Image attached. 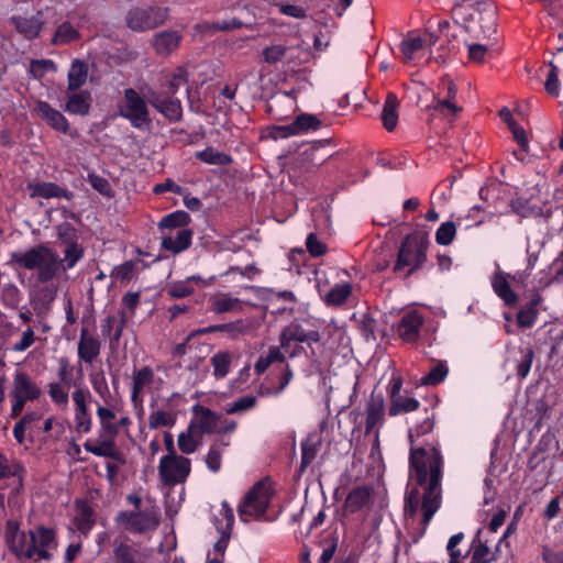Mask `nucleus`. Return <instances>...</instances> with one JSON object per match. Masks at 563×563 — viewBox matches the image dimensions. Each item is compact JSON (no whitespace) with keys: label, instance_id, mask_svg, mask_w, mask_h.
Returning <instances> with one entry per match:
<instances>
[{"label":"nucleus","instance_id":"1","mask_svg":"<svg viewBox=\"0 0 563 563\" xmlns=\"http://www.w3.org/2000/svg\"><path fill=\"white\" fill-rule=\"evenodd\" d=\"M434 419L427 417L415 429L409 430L410 478L415 485L405 495L404 515L406 519H413L420 509L422 518L420 532L415 541L421 538L442 501V468L443 456L439 443L415 448V438H420L433 430Z\"/></svg>","mask_w":563,"mask_h":563},{"label":"nucleus","instance_id":"2","mask_svg":"<svg viewBox=\"0 0 563 563\" xmlns=\"http://www.w3.org/2000/svg\"><path fill=\"white\" fill-rule=\"evenodd\" d=\"M429 245L430 241L426 232L416 231L407 234L398 247L393 272L397 274L408 268L404 277L409 278L424 266Z\"/></svg>","mask_w":563,"mask_h":563},{"label":"nucleus","instance_id":"3","mask_svg":"<svg viewBox=\"0 0 563 563\" xmlns=\"http://www.w3.org/2000/svg\"><path fill=\"white\" fill-rule=\"evenodd\" d=\"M11 262L32 271L37 268V279L41 283L51 282L59 272L60 260L58 255L45 245H38L26 252H14Z\"/></svg>","mask_w":563,"mask_h":563},{"label":"nucleus","instance_id":"4","mask_svg":"<svg viewBox=\"0 0 563 563\" xmlns=\"http://www.w3.org/2000/svg\"><path fill=\"white\" fill-rule=\"evenodd\" d=\"M273 489L267 478L256 482L246 493L238 507V514L243 522L261 519L267 511Z\"/></svg>","mask_w":563,"mask_h":563},{"label":"nucleus","instance_id":"5","mask_svg":"<svg viewBox=\"0 0 563 563\" xmlns=\"http://www.w3.org/2000/svg\"><path fill=\"white\" fill-rule=\"evenodd\" d=\"M454 16L465 23L477 20L481 22V30L484 37H490L496 32V19L493 7L487 2H477L475 7L465 1L455 5L452 10Z\"/></svg>","mask_w":563,"mask_h":563},{"label":"nucleus","instance_id":"6","mask_svg":"<svg viewBox=\"0 0 563 563\" xmlns=\"http://www.w3.org/2000/svg\"><path fill=\"white\" fill-rule=\"evenodd\" d=\"M119 434V424H100L98 439L92 442L87 440L84 448L87 452L96 455L112 459L119 464H125V455L117 448L115 438Z\"/></svg>","mask_w":563,"mask_h":563},{"label":"nucleus","instance_id":"7","mask_svg":"<svg viewBox=\"0 0 563 563\" xmlns=\"http://www.w3.org/2000/svg\"><path fill=\"white\" fill-rule=\"evenodd\" d=\"M119 114L136 129L150 126L152 122L145 99L133 88L124 90L123 100L119 104Z\"/></svg>","mask_w":563,"mask_h":563},{"label":"nucleus","instance_id":"8","mask_svg":"<svg viewBox=\"0 0 563 563\" xmlns=\"http://www.w3.org/2000/svg\"><path fill=\"white\" fill-rule=\"evenodd\" d=\"M168 18V8L146 7L133 8L125 18L126 25L136 32L153 30L162 25Z\"/></svg>","mask_w":563,"mask_h":563},{"label":"nucleus","instance_id":"9","mask_svg":"<svg viewBox=\"0 0 563 563\" xmlns=\"http://www.w3.org/2000/svg\"><path fill=\"white\" fill-rule=\"evenodd\" d=\"M320 339V333L317 330L305 329L302 323L298 320H295L286 325L279 335L280 347L284 349V351L288 353L290 357H295L303 351V347L300 345H295L292 347V342L311 343L319 342Z\"/></svg>","mask_w":563,"mask_h":563},{"label":"nucleus","instance_id":"10","mask_svg":"<svg viewBox=\"0 0 563 563\" xmlns=\"http://www.w3.org/2000/svg\"><path fill=\"white\" fill-rule=\"evenodd\" d=\"M190 470V460L181 455H164L158 465L159 477L169 487L185 483Z\"/></svg>","mask_w":563,"mask_h":563},{"label":"nucleus","instance_id":"11","mask_svg":"<svg viewBox=\"0 0 563 563\" xmlns=\"http://www.w3.org/2000/svg\"><path fill=\"white\" fill-rule=\"evenodd\" d=\"M29 536L31 539V548H34L33 559L36 561H49L53 558L52 551L56 550L58 547L55 530L44 526H37L29 530Z\"/></svg>","mask_w":563,"mask_h":563},{"label":"nucleus","instance_id":"12","mask_svg":"<svg viewBox=\"0 0 563 563\" xmlns=\"http://www.w3.org/2000/svg\"><path fill=\"white\" fill-rule=\"evenodd\" d=\"M4 539L10 551L19 559H33L34 548H31L30 536L19 529L18 521L8 520L5 522Z\"/></svg>","mask_w":563,"mask_h":563},{"label":"nucleus","instance_id":"13","mask_svg":"<svg viewBox=\"0 0 563 563\" xmlns=\"http://www.w3.org/2000/svg\"><path fill=\"white\" fill-rule=\"evenodd\" d=\"M117 521L124 525L130 531L143 533L155 530L159 525L158 517L152 511H121Z\"/></svg>","mask_w":563,"mask_h":563},{"label":"nucleus","instance_id":"14","mask_svg":"<svg viewBox=\"0 0 563 563\" xmlns=\"http://www.w3.org/2000/svg\"><path fill=\"white\" fill-rule=\"evenodd\" d=\"M147 100L159 113L170 122H178L183 117L181 102L176 97H167L158 91L150 90L146 93Z\"/></svg>","mask_w":563,"mask_h":563},{"label":"nucleus","instance_id":"15","mask_svg":"<svg viewBox=\"0 0 563 563\" xmlns=\"http://www.w3.org/2000/svg\"><path fill=\"white\" fill-rule=\"evenodd\" d=\"M34 111L52 129L64 134H69L70 125L68 120L60 111L53 108L48 102L38 100L35 104Z\"/></svg>","mask_w":563,"mask_h":563},{"label":"nucleus","instance_id":"16","mask_svg":"<svg viewBox=\"0 0 563 563\" xmlns=\"http://www.w3.org/2000/svg\"><path fill=\"white\" fill-rule=\"evenodd\" d=\"M423 325V318L417 311L404 314L397 327L399 338L406 342H415L419 339L420 329Z\"/></svg>","mask_w":563,"mask_h":563},{"label":"nucleus","instance_id":"17","mask_svg":"<svg viewBox=\"0 0 563 563\" xmlns=\"http://www.w3.org/2000/svg\"><path fill=\"white\" fill-rule=\"evenodd\" d=\"M12 396L35 400L40 398L41 389L26 373L19 371L13 378Z\"/></svg>","mask_w":563,"mask_h":563},{"label":"nucleus","instance_id":"18","mask_svg":"<svg viewBox=\"0 0 563 563\" xmlns=\"http://www.w3.org/2000/svg\"><path fill=\"white\" fill-rule=\"evenodd\" d=\"M67 93V102L65 103L63 109L70 114H76L80 117L88 115L92 101L91 93L87 90H76Z\"/></svg>","mask_w":563,"mask_h":563},{"label":"nucleus","instance_id":"19","mask_svg":"<svg viewBox=\"0 0 563 563\" xmlns=\"http://www.w3.org/2000/svg\"><path fill=\"white\" fill-rule=\"evenodd\" d=\"M101 343L92 336L87 328H81L78 342V356L85 363L91 364L100 354Z\"/></svg>","mask_w":563,"mask_h":563},{"label":"nucleus","instance_id":"20","mask_svg":"<svg viewBox=\"0 0 563 563\" xmlns=\"http://www.w3.org/2000/svg\"><path fill=\"white\" fill-rule=\"evenodd\" d=\"M384 409L385 402L383 396L373 393L366 406L365 434H369L377 424L383 422Z\"/></svg>","mask_w":563,"mask_h":563},{"label":"nucleus","instance_id":"21","mask_svg":"<svg viewBox=\"0 0 563 563\" xmlns=\"http://www.w3.org/2000/svg\"><path fill=\"white\" fill-rule=\"evenodd\" d=\"M27 188L30 190V196L32 198H66L67 200H70L74 197V194L71 191H68L67 189H64L54 183L44 181L30 184Z\"/></svg>","mask_w":563,"mask_h":563},{"label":"nucleus","instance_id":"22","mask_svg":"<svg viewBox=\"0 0 563 563\" xmlns=\"http://www.w3.org/2000/svg\"><path fill=\"white\" fill-rule=\"evenodd\" d=\"M23 466L14 461L8 460L0 453V478H13L14 490L19 493L23 488Z\"/></svg>","mask_w":563,"mask_h":563},{"label":"nucleus","instance_id":"23","mask_svg":"<svg viewBox=\"0 0 563 563\" xmlns=\"http://www.w3.org/2000/svg\"><path fill=\"white\" fill-rule=\"evenodd\" d=\"M126 320L128 316L124 310L120 312L119 320L114 316H108L106 319L102 320L101 332L103 336H108L110 339V344L119 343Z\"/></svg>","mask_w":563,"mask_h":563},{"label":"nucleus","instance_id":"24","mask_svg":"<svg viewBox=\"0 0 563 563\" xmlns=\"http://www.w3.org/2000/svg\"><path fill=\"white\" fill-rule=\"evenodd\" d=\"M508 274L497 272L492 279V286L496 295L504 300L507 306H515L518 301V296L510 288L508 282Z\"/></svg>","mask_w":563,"mask_h":563},{"label":"nucleus","instance_id":"25","mask_svg":"<svg viewBox=\"0 0 563 563\" xmlns=\"http://www.w3.org/2000/svg\"><path fill=\"white\" fill-rule=\"evenodd\" d=\"M372 498V489L366 486H358L355 487L347 495L345 501H344V508L354 514L365 506H367Z\"/></svg>","mask_w":563,"mask_h":563},{"label":"nucleus","instance_id":"26","mask_svg":"<svg viewBox=\"0 0 563 563\" xmlns=\"http://www.w3.org/2000/svg\"><path fill=\"white\" fill-rule=\"evenodd\" d=\"M192 231L180 229L176 236L166 235L162 239V247L177 254L189 247L191 243Z\"/></svg>","mask_w":563,"mask_h":563},{"label":"nucleus","instance_id":"27","mask_svg":"<svg viewBox=\"0 0 563 563\" xmlns=\"http://www.w3.org/2000/svg\"><path fill=\"white\" fill-rule=\"evenodd\" d=\"M180 35L175 31H164L155 35L153 46L157 54L168 55L178 45Z\"/></svg>","mask_w":563,"mask_h":563},{"label":"nucleus","instance_id":"28","mask_svg":"<svg viewBox=\"0 0 563 563\" xmlns=\"http://www.w3.org/2000/svg\"><path fill=\"white\" fill-rule=\"evenodd\" d=\"M88 69L84 62L75 59L68 71L67 92L78 90L87 80Z\"/></svg>","mask_w":563,"mask_h":563},{"label":"nucleus","instance_id":"29","mask_svg":"<svg viewBox=\"0 0 563 563\" xmlns=\"http://www.w3.org/2000/svg\"><path fill=\"white\" fill-rule=\"evenodd\" d=\"M11 22L15 30L29 40L36 37L42 26V23L35 18L12 16Z\"/></svg>","mask_w":563,"mask_h":563},{"label":"nucleus","instance_id":"30","mask_svg":"<svg viewBox=\"0 0 563 563\" xmlns=\"http://www.w3.org/2000/svg\"><path fill=\"white\" fill-rule=\"evenodd\" d=\"M76 506L79 514L75 518V526L78 531L87 534L95 523L93 511L86 500H77Z\"/></svg>","mask_w":563,"mask_h":563},{"label":"nucleus","instance_id":"31","mask_svg":"<svg viewBox=\"0 0 563 563\" xmlns=\"http://www.w3.org/2000/svg\"><path fill=\"white\" fill-rule=\"evenodd\" d=\"M242 309L241 300L227 294L216 296L211 300V310L217 314L230 311H242Z\"/></svg>","mask_w":563,"mask_h":563},{"label":"nucleus","instance_id":"32","mask_svg":"<svg viewBox=\"0 0 563 563\" xmlns=\"http://www.w3.org/2000/svg\"><path fill=\"white\" fill-rule=\"evenodd\" d=\"M398 99L396 95L388 93L386 97V101L382 111V120L385 129L387 131H393L396 128L398 114H397V108H398Z\"/></svg>","mask_w":563,"mask_h":563},{"label":"nucleus","instance_id":"33","mask_svg":"<svg viewBox=\"0 0 563 563\" xmlns=\"http://www.w3.org/2000/svg\"><path fill=\"white\" fill-rule=\"evenodd\" d=\"M321 442L316 439V437L309 435L302 443H301V463L299 472L303 473L305 470L312 463V461L316 459L319 449H320Z\"/></svg>","mask_w":563,"mask_h":563},{"label":"nucleus","instance_id":"34","mask_svg":"<svg viewBox=\"0 0 563 563\" xmlns=\"http://www.w3.org/2000/svg\"><path fill=\"white\" fill-rule=\"evenodd\" d=\"M154 373L151 367L144 366L133 373L132 400L136 401L145 386L153 383Z\"/></svg>","mask_w":563,"mask_h":563},{"label":"nucleus","instance_id":"35","mask_svg":"<svg viewBox=\"0 0 563 563\" xmlns=\"http://www.w3.org/2000/svg\"><path fill=\"white\" fill-rule=\"evenodd\" d=\"M195 156L197 159L209 165L227 166L232 163L230 155L213 147H207L203 151L197 152Z\"/></svg>","mask_w":563,"mask_h":563},{"label":"nucleus","instance_id":"36","mask_svg":"<svg viewBox=\"0 0 563 563\" xmlns=\"http://www.w3.org/2000/svg\"><path fill=\"white\" fill-rule=\"evenodd\" d=\"M540 300L541 298L539 296H536L518 311L517 322L519 327L530 328L533 325L538 316L537 306L540 302Z\"/></svg>","mask_w":563,"mask_h":563},{"label":"nucleus","instance_id":"37","mask_svg":"<svg viewBox=\"0 0 563 563\" xmlns=\"http://www.w3.org/2000/svg\"><path fill=\"white\" fill-rule=\"evenodd\" d=\"M210 362L213 367L214 377L221 379L230 372L232 355L228 351H220L211 357Z\"/></svg>","mask_w":563,"mask_h":563},{"label":"nucleus","instance_id":"38","mask_svg":"<svg viewBox=\"0 0 563 563\" xmlns=\"http://www.w3.org/2000/svg\"><path fill=\"white\" fill-rule=\"evenodd\" d=\"M352 292V286L349 283L336 284L324 297L328 306H340L346 301Z\"/></svg>","mask_w":563,"mask_h":563},{"label":"nucleus","instance_id":"39","mask_svg":"<svg viewBox=\"0 0 563 563\" xmlns=\"http://www.w3.org/2000/svg\"><path fill=\"white\" fill-rule=\"evenodd\" d=\"M114 563H142L139 551L126 543H119L113 549Z\"/></svg>","mask_w":563,"mask_h":563},{"label":"nucleus","instance_id":"40","mask_svg":"<svg viewBox=\"0 0 563 563\" xmlns=\"http://www.w3.org/2000/svg\"><path fill=\"white\" fill-rule=\"evenodd\" d=\"M217 332H224L228 333L231 339H236L240 335H244L249 333L252 330V323L239 319L233 322L223 323V324H216Z\"/></svg>","mask_w":563,"mask_h":563},{"label":"nucleus","instance_id":"41","mask_svg":"<svg viewBox=\"0 0 563 563\" xmlns=\"http://www.w3.org/2000/svg\"><path fill=\"white\" fill-rule=\"evenodd\" d=\"M419 408V401L411 397L398 396L390 400L389 416H397L415 411Z\"/></svg>","mask_w":563,"mask_h":563},{"label":"nucleus","instance_id":"42","mask_svg":"<svg viewBox=\"0 0 563 563\" xmlns=\"http://www.w3.org/2000/svg\"><path fill=\"white\" fill-rule=\"evenodd\" d=\"M190 222V216L186 211H175L170 214L165 216L161 222V229H179L187 225Z\"/></svg>","mask_w":563,"mask_h":563},{"label":"nucleus","instance_id":"43","mask_svg":"<svg viewBox=\"0 0 563 563\" xmlns=\"http://www.w3.org/2000/svg\"><path fill=\"white\" fill-rule=\"evenodd\" d=\"M228 445H229V442H225L221 439L217 440L211 445V448L206 456V464L210 471L218 472L220 470L221 457H222L221 448L228 446Z\"/></svg>","mask_w":563,"mask_h":563},{"label":"nucleus","instance_id":"44","mask_svg":"<svg viewBox=\"0 0 563 563\" xmlns=\"http://www.w3.org/2000/svg\"><path fill=\"white\" fill-rule=\"evenodd\" d=\"M424 44H426V40H423L422 37H419V36L408 37V38L404 40L399 46L400 52L404 57V60L406 63L410 62L413 58L415 53L422 49Z\"/></svg>","mask_w":563,"mask_h":563},{"label":"nucleus","instance_id":"45","mask_svg":"<svg viewBox=\"0 0 563 563\" xmlns=\"http://www.w3.org/2000/svg\"><path fill=\"white\" fill-rule=\"evenodd\" d=\"M321 121L313 114L302 113L294 120V128L297 134L307 132L309 130H318L321 126Z\"/></svg>","mask_w":563,"mask_h":563},{"label":"nucleus","instance_id":"46","mask_svg":"<svg viewBox=\"0 0 563 563\" xmlns=\"http://www.w3.org/2000/svg\"><path fill=\"white\" fill-rule=\"evenodd\" d=\"M68 388L66 385L57 382H52L48 385V395L55 405L63 408L67 407L69 400Z\"/></svg>","mask_w":563,"mask_h":563},{"label":"nucleus","instance_id":"47","mask_svg":"<svg viewBox=\"0 0 563 563\" xmlns=\"http://www.w3.org/2000/svg\"><path fill=\"white\" fill-rule=\"evenodd\" d=\"M176 422V417L172 412L164 410H156L148 416V428L158 429L161 427H173Z\"/></svg>","mask_w":563,"mask_h":563},{"label":"nucleus","instance_id":"48","mask_svg":"<svg viewBox=\"0 0 563 563\" xmlns=\"http://www.w3.org/2000/svg\"><path fill=\"white\" fill-rule=\"evenodd\" d=\"M79 37V33L69 22H63L56 30L52 40L53 44H66Z\"/></svg>","mask_w":563,"mask_h":563},{"label":"nucleus","instance_id":"49","mask_svg":"<svg viewBox=\"0 0 563 563\" xmlns=\"http://www.w3.org/2000/svg\"><path fill=\"white\" fill-rule=\"evenodd\" d=\"M56 289L53 287H43L38 292V298L34 309L37 314L45 313L51 309L53 301L56 298Z\"/></svg>","mask_w":563,"mask_h":563},{"label":"nucleus","instance_id":"50","mask_svg":"<svg viewBox=\"0 0 563 563\" xmlns=\"http://www.w3.org/2000/svg\"><path fill=\"white\" fill-rule=\"evenodd\" d=\"M289 48L282 44L265 47L262 52L263 59L269 65H275L286 57Z\"/></svg>","mask_w":563,"mask_h":563},{"label":"nucleus","instance_id":"51","mask_svg":"<svg viewBox=\"0 0 563 563\" xmlns=\"http://www.w3.org/2000/svg\"><path fill=\"white\" fill-rule=\"evenodd\" d=\"M82 255L84 251L77 243H69L65 250V256L60 261V267L64 271L73 268Z\"/></svg>","mask_w":563,"mask_h":563},{"label":"nucleus","instance_id":"52","mask_svg":"<svg viewBox=\"0 0 563 563\" xmlns=\"http://www.w3.org/2000/svg\"><path fill=\"white\" fill-rule=\"evenodd\" d=\"M456 234V225L453 221L443 222L435 232V241L440 245H449Z\"/></svg>","mask_w":563,"mask_h":563},{"label":"nucleus","instance_id":"53","mask_svg":"<svg viewBox=\"0 0 563 563\" xmlns=\"http://www.w3.org/2000/svg\"><path fill=\"white\" fill-rule=\"evenodd\" d=\"M321 145H322V142H317L300 153L302 167H305L306 169H309L312 166L320 165L324 161L323 157L316 156L318 153V150Z\"/></svg>","mask_w":563,"mask_h":563},{"label":"nucleus","instance_id":"54","mask_svg":"<svg viewBox=\"0 0 563 563\" xmlns=\"http://www.w3.org/2000/svg\"><path fill=\"white\" fill-rule=\"evenodd\" d=\"M187 82V73L183 68H178L172 78L168 80L166 89L158 91V93L166 95L167 97H175L178 88Z\"/></svg>","mask_w":563,"mask_h":563},{"label":"nucleus","instance_id":"55","mask_svg":"<svg viewBox=\"0 0 563 563\" xmlns=\"http://www.w3.org/2000/svg\"><path fill=\"white\" fill-rule=\"evenodd\" d=\"M256 397L252 395L240 397L235 401L227 406L225 412L229 415L244 412L246 410L252 409L256 405Z\"/></svg>","mask_w":563,"mask_h":563},{"label":"nucleus","instance_id":"56","mask_svg":"<svg viewBox=\"0 0 563 563\" xmlns=\"http://www.w3.org/2000/svg\"><path fill=\"white\" fill-rule=\"evenodd\" d=\"M448 375V367L443 362L434 366L421 382L423 385L435 386L440 384Z\"/></svg>","mask_w":563,"mask_h":563},{"label":"nucleus","instance_id":"57","mask_svg":"<svg viewBox=\"0 0 563 563\" xmlns=\"http://www.w3.org/2000/svg\"><path fill=\"white\" fill-rule=\"evenodd\" d=\"M88 183L96 191H98L102 196L109 198L113 196L111 185L107 178L96 174H88Z\"/></svg>","mask_w":563,"mask_h":563},{"label":"nucleus","instance_id":"58","mask_svg":"<svg viewBox=\"0 0 563 563\" xmlns=\"http://www.w3.org/2000/svg\"><path fill=\"white\" fill-rule=\"evenodd\" d=\"M217 416L210 409H206L199 420L197 428L202 433L218 432L219 428L217 427Z\"/></svg>","mask_w":563,"mask_h":563},{"label":"nucleus","instance_id":"59","mask_svg":"<svg viewBox=\"0 0 563 563\" xmlns=\"http://www.w3.org/2000/svg\"><path fill=\"white\" fill-rule=\"evenodd\" d=\"M306 247L312 257H319L327 253V245L321 242L316 233H310L306 240Z\"/></svg>","mask_w":563,"mask_h":563},{"label":"nucleus","instance_id":"60","mask_svg":"<svg viewBox=\"0 0 563 563\" xmlns=\"http://www.w3.org/2000/svg\"><path fill=\"white\" fill-rule=\"evenodd\" d=\"M192 428L194 426H190L188 433L181 432L178 435V448L185 454L194 453L198 446V441L195 440L194 435L191 434Z\"/></svg>","mask_w":563,"mask_h":563},{"label":"nucleus","instance_id":"61","mask_svg":"<svg viewBox=\"0 0 563 563\" xmlns=\"http://www.w3.org/2000/svg\"><path fill=\"white\" fill-rule=\"evenodd\" d=\"M521 353L522 360L517 365V375L525 378L530 372L534 358V352L532 347L528 346L525 350H521Z\"/></svg>","mask_w":563,"mask_h":563},{"label":"nucleus","instance_id":"62","mask_svg":"<svg viewBox=\"0 0 563 563\" xmlns=\"http://www.w3.org/2000/svg\"><path fill=\"white\" fill-rule=\"evenodd\" d=\"M91 398L88 389L77 387L73 393V400L75 404V412L85 413L88 411L87 399Z\"/></svg>","mask_w":563,"mask_h":563},{"label":"nucleus","instance_id":"63","mask_svg":"<svg viewBox=\"0 0 563 563\" xmlns=\"http://www.w3.org/2000/svg\"><path fill=\"white\" fill-rule=\"evenodd\" d=\"M549 66L551 69L548 74V78L544 85L545 91L551 96H558L560 87L558 78L559 69L558 66L552 60L549 62Z\"/></svg>","mask_w":563,"mask_h":563},{"label":"nucleus","instance_id":"64","mask_svg":"<svg viewBox=\"0 0 563 563\" xmlns=\"http://www.w3.org/2000/svg\"><path fill=\"white\" fill-rule=\"evenodd\" d=\"M167 295L173 299L185 298L194 292L187 282L175 283L166 288Z\"/></svg>","mask_w":563,"mask_h":563}]
</instances>
